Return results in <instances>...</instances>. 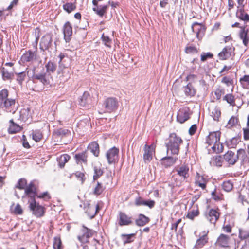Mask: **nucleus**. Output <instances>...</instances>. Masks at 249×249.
<instances>
[{
    "instance_id": "f257e3e1",
    "label": "nucleus",
    "mask_w": 249,
    "mask_h": 249,
    "mask_svg": "<svg viewBox=\"0 0 249 249\" xmlns=\"http://www.w3.org/2000/svg\"><path fill=\"white\" fill-rule=\"evenodd\" d=\"M8 90L5 89L0 91V108L14 114L18 107L15 99L8 98Z\"/></svg>"
},
{
    "instance_id": "f03ea898",
    "label": "nucleus",
    "mask_w": 249,
    "mask_h": 249,
    "mask_svg": "<svg viewBox=\"0 0 249 249\" xmlns=\"http://www.w3.org/2000/svg\"><path fill=\"white\" fill-rule=\"evenodd\" d=\"M182 142L181 138L176 133L170 134L168 142L166 143L167 152L168 153L170 151L172 154L177 155L179 152V146Z\"/></svg>"
},
{
    "instance_id": "7ed1b4c3",
    "label": "nucleus",
    "mask_w": 249,
    "mask_h": 249,
    "mask_svg": "<svg viewBox=\"0 0 249 249\" xmlns=\"http://www.w3.org/2000/svg\"><path fill=\"white\" fill-rule=\"evenodd\" d=\"M220 132L219 131L210 132L206 139V143L209 145H213L212 149L216 153L222 152L223 146L220 143Z\"/></svg>"
},
{
    "instance_id": "20e7f679",
    "label": "nucleus",
    "mask_w": 249,
    "mask_h": 249,
    "mask_svg": "<svg viewBox=\"0 0 249 249\" xmlns=\"http://www.w3.org/2000/svg\"><path fill=\"white\" fill-rule=\"evenodd\" d=\"M94 233L93 230L88 228L83 225L80 230V234L77 236V239L81 243H89V238L93 236Z\"/></svg>"
},
{
    "instance_id": "39448f33",
    "label": "nucleus",
    "mask_w": 249,
    "mask_h": 249,
    "mask_svg": "<svg viewBox=\"0 0 249 249\" xmlns=\"http://www.w3.org/2000/svg\"><path fill=\"white\" fill-rule=\"evenodd\" d=\"M29 208L32 213L37 217H42L44 215L45 208L42 206L37 204L35 199L29 200Z\"/></svg>"
},
{
    "instance_id": "423d86ee",
    "label": "nucleus",
    "mask_w": 249,
    "mask_h": 249,
    "mask_svg": "<svg viewBox=\"0 0 249 249\" xmlns=\"http://www.w3.org/2000/svg\"><path fill=\"white\" fill-rule=\"evenodd\" d=\"M49 77L48 74L44 72V69H42V71L40 72L36 71L35 69L33 70V73L32 77L33 81L38 80L43 85H49L50 82Z\"/></svg>"
},
{
    "instance_id": "0eeeda50",
    "label": "nucleus",
    "mask_w": 249,
    "mask_h": 249,
    "mask_svg": "<svg viewBox=\"0 0 249 249\" xmlns=\"http://www.w3.org/2000/svg\"><path fill=\"white\" fill-rule=\"evenodd\" d=\"M105 112L111 113L116 110L118 107V102L115 98H108L103 103Z\"/></svg>"
},
{
    "instance_id": "6e6552de",
    "label": "nucleus",
    "mask_w": 249,
    "mask_h": 249,
    "mask_svg": "<svg viewBox=\"0 0 249 249\" xmlns=\"http://www.w3.org/2000/svg\"><path fill=\"white\" fill-rule=\"evenodd\" d=\"M52 36L51 34H46L41 38L39 43L40 49L43 51L48 50L52 48Z\"/></svg>"
},
{
    "instance_id": "1a4fd4ad",
    "label": "nucleus",
    "mask_w": 249,
    "mask_h": 249,
    "mask_svg": "<svg viewBox=\"0 0 249 249\" xmlns=\"http://www.w3.org/2000/svg\"><path fill=\"white\" fill-rule=\"evenodd\" d=\"M133 218L125 213L120 212L119 214L118 224L120 226H128L133 224Z\"/></svg>"
},
{
    "instance_id": "9d476101",
    "label": "nucleus",
    "mask_w": 249,
    "mask_h": 249,
    "mask_svg": "<svg viewBox=\"0 0 249 249\" xmlns=\"http://www.w3.org/2000/svg\"><path fill=\"white\" fill-rule=\"evenodd\" d=\"M190 109L188 107H183L179 110L177 116V121L183 123L190 118Z\"/></svg>"
},
{
    "instance_id": "9b49d317",
    "label": "nucleus",
    "mask_w": 249,
    "mask_h": 249,
    "mask_svg": "<svg viewBox=\"0 0 249 249\" xmlns=\"http://www.w3.org/2000/svg\"><path fill=\"white\" fill-rule=\"evenodd\" d=\"M209 179L205 175H201L199 173H196L195 177V184L198 186L202 189L205 190L206 188V184L208 182Z\"/></svg>"
},
{
    "instance_id": "f8f14e48",
    "label": "nucleus",
    "mask_w": 249,
    "mask_h": 249,
    "mask_svg": "<svg viewBox=\"0 0 249 249\" xmlns=\"http://www.w3.org/2000/svg\"><path fill=\"white\" fill-rule=\"evenodd\" d=\"M234 50V48L231 45L225 46L218 54L219 59L222 60L228 59L231 56Z\"/></svg>"
},
{
    "instance_id": "ddd939ff",
    "label": "nucleus",
    "mask_w": 249,
    "mask_h": 249,
    "mask_svg": "<svg viewBox=\"0 0 249 249\" xmlns=\"http://www.w3.org/2000/svg\"><path fill=\"white\" fill-rule=\"evenodd\" d=\"M205 215L210 223L215 224L219 217L220 213L217 210L211 209L206 212Z\"/></svg>"
},
{
    "instance_id": "4468645a",
    "label": "nucleus",
    "mask_w": 249,
    "mask_h": 249,
    "mask_svg": "<svg viewBox=\"0 0 249 249\" xmlns=\"http://www.w3.org/2000/svg\"><path fill=\"white\" fill-rule=\"evenodd\" d=\"M119 149L114 147L108 150L106 153L108 163L111 164L116 161L118 159Z\"/></svg>"
},
{
    "instance_id": "2eb2a0df",
    "label": "nucleus",
    "mask_w": 249,
    "mask_h": 249,
    "mask_svg": "<svg viewBox=\"0 0 249 249\" xmlns=\"http://www.w3.org/2000/svg\"><path fill=\"white\" fill-rule=\"evenodd\" d=\"M25 194L30 198L29 200H32L35 199V196H37V191L35 184L31 182L29 185L25 189Z\"/></svg>"
},
{
    "instance_id": "dca6fc26",
    "label": "nucleus",
    "mask_w": 249,
    "mask_h": 249,
    "mask_svg": "<svg viewBox=\"0 0 249 249\" xmlns=\"http://www.w3.org/2000/svg\"><path fill=\"white\" fill-rule=\"evenodd\" d=\"M79 105L81 107H87L91 104V98L88 92L85 91L80 97L79 101Z\"/></svg>"
},
{
    "instance_id": "f3484780",
    "label": "nucleus",
    "mask_w": 249,
    "mask_h": 249,
    "mask_svg": "<svg viewBox=\"0 0 249 249\" xmlns=\"http://www.w3.org/2000/svg\"><path fill=\"white\" fill-rule=\"evenodd\" d=\"M237 156L234 152L229 150L223 155V158L229 164L234 165L237 161Z\"/></svg>"
},
{
    "instance_id": "a211bd4d",
    "label": "nucleus",
    "mask_w": 249,
    "mask_h": 249,
    "mask_svg": "<svg viewBox=\"0 0 249 249\" xmlns=\"http://www.w3.org/2000/svg\"><path fill=\"white\" fill-rule=\"evenodd\" d=\"M72 29L71 23L67 22L63 26L64 37L66 42H69L71 39Z\"/></svg>"
},
{
    "instance_id": "6ab92c4d",
    "label": "nucleus",
    "mask_w": 249,
    "mask_h": 249,
    "mask_svg": "<svg viewBox=\"0 0 249 249\" xmlns=\"http://www.w3.org/2000/svg\"><path fill=\"white\" fill-rule=\"evenodd\" d=\"M249 30L246 27H241L239 33V38L242 40L243 44L248 46L249 42Z\"/></svg>"
},
{
    "instance_id": "aec40b11",
    "label": "nucleus",
    "mask_w": 249,
    "mask_h": 249,
    "mask_svg": "<svg viewBox=\"0 0 249 249\" xmlns=\"http://www.w3.org/2000/svg\"><path fill=\"white\" fill-rule=\"evenodd\" d=\"M143 160L145 163L150 162L152 159V155L154 152L152 146L145 145L144 148Z\"/></svg>"
},
{
    "instance_id": "412c9836",
    "label": "nucleus",
    "mask_w": 249,
    "mask_h": 249,
    "mask_svg": "<svg viewBox=\"0 0 249 249\" xmlns=\"http://www.w3.org/2000/svg\"><path fill=\"white\" fill-rule=\"evenodd\" d=\"M192 31L196 34L197 38L199 39V35L203 34L205 30V27L201 23L197 22H194L191 26Z\"/></svg>"
},
{
    "instance_id": "4be33fe9",
    "label": "nucleus",
    "mask_w": 249,
    "mask_h": 249,
    "mask_svg": "<svg viewBox=\"0 0 249 249\" xmlns=\"http://www.w3.org/2000/svg\"><path fill=\"white\" fill-rule=\"evenodd\" d=\"M209 110L213 120L219 121L221 114L220 107L217 106H212L209 107Z\"/></svg>"
},
{
    "instance_id": "5701e85b",
    "label": "nucleus",
    "mask_w": 249,
    "mask_h": 249,
    "mask_svg": "<svg viewBox=\"0 0 249 249\" xmlns=\"http://www.w3.org/2000/svg\"><path fill=\"white\" fill-rule=\"evenodd\" d=\"M230 237L229 236L221 234L217 238L216 244L222 247L228 246Z\"/></svg>"
},
{
    "instance_id": "b1692460",
    "label": "nucleus",
    "mask_w": 249,
    "mask_h": 249,
    "mask_svg": "<svg viewBox=\"0 0 249 249\" xmlns=\"http://www.w3.org/2000/svg\"><path fill=\"white\" fill-rule=\"evenodd\" d=\"M189 167L185 165H183L176 169L178 175L184 179H186L189 177Z\"/></svg>"
},
{
    "instance_id": "393cba45",
    "label": "nucleus",
    "mask_w": 249,
    "mask_h": 249,
    "mask_svg": "<svg viewBox=\"0 0 249 249\" xmlns=\"http://www.w3.org/2000/svg\"><path fill=\"white\" fill-rule=\"evenodd\" d=\"M236 16L239 19L241 20H243L246 22H249V15L245 12L243 7H241L237 10Z\"/></svg>"
},
{
    "instance_id": "a878e982",
    "label": "nucleus",
    "mask_w": 249,
    "mask_h": 249,
    "mask_svg": "<svg viewBox=\"0 0 249 249\" xmlns=\"http://www.w3.org/2000/svg\"><path fill=\"white\" fill-rule=\"evenodd\" d=\"M150 219L144 214H140L138 218L135 220L136 224L140 227L143 226L149 223Z\"/></svg>"
},
{
    "instance_id": "bb28decb",
    "label": "nucleus",
    "mask_w": 249,
    "mask_h": 249,
    "mask_svg": "<svg viewBox=\"0 0 249 249\" xmlns=\"http://www.w3.org/2000/svg\"><path fill=\"white\" fill-rule=\"evenodd\" d=\"M184 91L186 96L193 97L196 94V90L194 88L191 83L189 82L186 86L184 87Z\"/></svg>"
},
{
    "instance_id": "cd10ccee",
    "label": "nucleus",
    "mask_w": 249,
    "mask_h": 249,
    "mask_svg": "<svg viewBox=\"0 0 249 249\" xmlns=\"http://www.w3.org/2000/svg\"><path fill=\"white\" fill-rule=\"evenodd\" d=\"M46 71V73L50 76L51 73H54L57 68V64L51 61H48L45 66Z\"/></svg>"
},
{
    "instance_id": "c85d7f7f",
    "label": "nucleus",
    "mask_w": 249,
    "mask_h": 249,
    "mask_svg": "<svg viewBox=\"0 0 249 249\" xmlns=\"http://www.w3.org/2000/svg\"><path fill=\"white\" fill-rule=\"evenodd\" d=\"M177 160V158H174L171 156L164 157L162 159V164L165 167H168L172 166Z\"/></svg>"
},
{
    "instance_id": "c756f323",
    "label": "nucleus",
    "mask_w": 249,
    "mask_h": 249,
    "mask_svg": "<svg viewBox=\"0 0 249 249\" xmlns=\"http://www.w3.org/2000/svg\"><path fill=\"white\" fill-rule=\"evenodd\" d=\"M88 149L90 150L95 156L98 157L99 156L100 152L99 146L97 142H93L89 143L88 146Z\"/></svg>"
},
{
    "instance_id": "7c9ffc66",
    "label": "nucleus",
    "mask_w": 249,
    "mask_h": 249,
    "mask_svg": "<svg viewBox=\"0 0 249 249\" xmlns=\"http://www.w3.org/2000/svg\"><path fill=\"white\" fill-rule=\"evenodd\" d=\"M10 125L8 128V131L10 134H15L19 132L21 127L18 124L15 123L13 119L9 121Z\"/></svg>"
},
{
    "instance_id": "2f4dec72",
    "label": "nucleus",
    "mask_w": 249,
    "mask_h": 249,
    "mask_svg": "<svg viewBox=\"0 0 249 249\" xmlns=\"http://www.w3.org/2000/svg\"><path fill=\"white\" fill-rule=\"evenodd\" d=\"M87 157L88 154L86 151L76 154L74 156L75 159L78 163L79 162H83L85 164H87Z\"/></svg>"
},
{
    "instance_id": "473e14b6",
    "label": "nucleus",
    "mask_w": 249,
    "mask_h": 249,
    "mask_svg": "<svg viewBox=\"0 0 249 249\" xmlns=\"http://www.w3.org/2000/svg\"><path fill=\"white\" fill-rule=\"evenodd\" d=\"M35 52L29 50L22 55L21 59L24 62H29L32 61L35 58Z\"/></svg>"
},
{
    "instance_id": "72a5a7b5",
    "label": "nucleus",
    "mask_w": 249,
    "mask_h": 249,
    "mask_svg": "<svg viewBox=\"0 0 249 249\" xmlns=\"http://www.w3.org/2000/svg\"><path fill=\"white\" fill-rule=\"evenodd\" d=\"M236 156H237V160L240 159L242 162H247L248 161L249 153L247 152L245 150L243 149H240L237 151Z\"/></svg>"
},
{
    "instance_id": "f704fd0d",
    "label": "nucleus",
    "mask_w": 249,
    "mask_h": 249,
    "mask_svg": "<svg viewBox=\"0 0 249 249\" xmlns=\"http://www.w3.org/2000/svg\"><path fill=\"white\" fill-rule=\"evenodd\" d=\"M208 240L207 233H205L197 240L195 247L196 249L201 248L208 242Z\"/></svg>"
},
{
    "instance_id": "c9c22d12",
    "label": "nucleus",
    "mask_w": 249,
    "mask_h": 249,
    "mask_svg": "<svg viewBox=\"0 0 249 249\" xmlns=\"http://www.w3.org/2000/svg\"><path fill=\"white\" fill-rule=\"evenodd\" d=\"M135 235V233L129 234H122L121 235V237L123 240L124 245H126L133 242Z\"/></svg>"
},
{
    "instance_id": "e433bc0d",
    "label": "nucleus",
    "mask_w": 249,
    "mask_h": 249,
    "mask_svg": "<svg viewBox=\"0 0 249 249\" xmlns=\"http://www.w3.org/2000/svg\"><path fill=\"white\" fill-rule=\"evenodd\" d=\"M107 5H100L97 7H94L93 10L100 17H103L106 13Z\"/></svg>"
},
{
    "instance_id": "4c0bfd02",
    "label": "nucleus",
    "mask_w": 249,
    "mask_h": 249,
    "mask_svg": "<svg viewBox=\"0 0 249 249\" xmlns=\"http://www.w3.org/2000/svg\"><path fill=\"white\" fill-rule=\"evenodd\" d=\"M105 189V186H103L101 182L97 181V184L93 189V193L95 195L99 196L103 192Z\"/></svg>"
},
{
    "instance_id": "58836bf2",
    "label": "nucleus",
    "mask_w": 249,
    "mask_h": 249,
    "mask_svg": "<svg viewBox=\"0 0 249 249\" xmlns=\"http://www.w3.org/2000/svg\"><path fill=\"white\" fill-rule=\"evenodd\" d=\"M70 159V156L68 154L62 155L57 160L59 166L60 168L64 167L65 164Z\"/></svg>"
},
{
    "instance_id": "ea45409f",
    "label": "nucleus",
    "mask_w": 249,
    "mask_h": 249,
    "mask_svg": "<svg viewBox=\"0 0 249 249\" xmlns=\"http://www.w3.org/2000/svg\"><path fill=\"white\" fill-rule=\"evenodd\" d=\"M223 100L226 101L231 106L233 107L235 106V99L232 94H227L223 97Z\"/></svg>"
},
{
    "instance_id": "a19ab883",
    "label": "nucleus",
    "mask_w": 249,
    "mask_h": 249,
    "mask_svg": "<svg viewBox=\"0 0 249 249\" xmlns=\"http://www.w3.org/2000/svg\"><path fill=\"white\" fill-rule=\"evenodd\" d=\"M239 141V138L238 137H235L228 141H227L226 143L229 148H232L236 147Z\"/></svg>"
},
{
    "instance_id": "79ce46f5",
    "label": "nucleus",
    "mask_w": 249,
    "mask_h": 249,
    "mask_svg": "<svg viewBox=\"0 0 249 249\" xmlns=\"http://www.w3.org/2000/svg\"><path fill=\"white\" fill-rule=\"evenodd\" d=\"M210 164L216 166H221L222 164V157L221 156L213 157L210 161Z\"/></svg>"
},
{
    "instance_id": "37998d69",
    "label": "nucleus",
    "mask_w": 249,
    "mask_h": 249,
    "mask_svg": "<svg viewBox=\"0 0 249 249\" xmlns=\"http://www.w3.org/2000/svg\"><path fill=\"white\" fill-rule=\"evenodd\" d=\"M31 135L32 139L36 142H39L42 138V133L39 130H32Z\"/></svg>"
},
{
    "instance_id": "c03bdc74",
    "label": "nucleus",
    "mask_w": 249,
    "mask_h": 249,
    "mask_svg": "<svg viewBox=\"0 0 249 249\" xmlns=\"http://www.w3.org/2000/svg\"><path fill=\"white\" fill-rule=\"evenodd\" d=\"M240 82L244 89H249V75H245L240 79Z\"/></svg>"
},
{
    "instance_id": "a18cd8bd",
    "label": "nucleus",
    "mask_w": 249,
    "mask_h": 249,
    "mask_svg": "<svg viewBox=\"0 0 249 249\" xmlns=\"http://www.w3.org/2000/svg\"><path fill=\"white\" fill-rule=\"evenodd\" d=\"M94 172L93 179V181H95L103 175V171L100 167L95 166L94 167Z\"/></svg>"
},
{
    "instance_id": "49530a36",
    "label": "nucleus",
    "mask_w": 249,
    "mask_h": 249,
    "mask_svg": "<svg viewBox=\"0 0 249 249\" xmlns=\"http://www.w3.org/2000/svg\"><path fill=\"white\" fill-rule=\"evenodd\" d=\"M54 133L57 136L63 137L69 135L70 134V131L67 129L60 128L55 130Z\"/></svg>"
},
{
    "instance_id": "de8ad7c7",
    "label": "nucleus",
    "mask_w": 249,
    "mask_h": 249,
    "mask_svg": "<svg viewBox=\"0 0 249 249\" xmlns=\"http://www.w3.org/2000/svg\"><path fill=\"white\" fill-rule=\"evenodd\" d=\"M86 213L88 216H89L90 219L93 218L95 216V215L93 213H94V207L90 204H88L87 207H86Z\"/></svg>"
},
{
    "instance_id": "09e8293b",
    "label": "nucleus",
    "mask_w": 249,
    "mask_h": 249,
    "mask_svg": "<svg viewBox=\"0 0 249 249\" xmlns=\"http://www.w3.org/2000/svg\"><path fill=\"white\" fill-rule=\"evenodd\" d=\"M76 7L75 4L71 2L66 3L63 6V9L68 13H70L72 11L76 9Z\"/></svg>"
},
{
    "instance_id": "8fccbe9b",
    "label": "nucleus",
    "mask_w": 249,
    "mask_h": 249,
    "mask_svg": "<svg viewBox=\"0 0 249 249\" xmlns=\"http://www.w3.org/2000/svg\"><path fill=\"white\" fill-rule=\"evenodd\" d=\"M225 94V89L221 86L217 88L214 91V94L216 96V99L219 100L221 99V96Z\"/></svg>"
},
{
    "instance_id": "3c124183",
    "label": "nucleus",
    "mask_w": 249,
    "mask_h": 249,
    "mask_svg": "<svg viewBox=\"0 0 249 249\" xmlns=\"http://www.w3.org/2000/svg\"><path fill=\"white\" fill-rule=\"evenodd\" d=\"M53 248L54 249H61L62 242L60 237H55L54 238Z\"/></svg>"
},
{
    "instance_id": "603ef678",
    "label": "nucleus",
    "mask_w": 249,
    "mask_h": 249,
    "mask_svg": "<svg viewBox=\"0 0 249 249\" xmlns=\"http://www.w3.org/2000/svg\"><path fill=\"white\" fill-rule=\"evenodd\" d=\"M1 73L3 80H7L11 79L13 76V73L8 72V71L4 68L1 69Z\"/></svg>"
},
{
    "instance_id": "864d4df0",
    "label": "nucleus",
    "mask_w": 249,
    "mask_h": 249,
    "mask_svg": "<svg viewBox=\"0 0 249 249\" xmlns=\"http://www.w3.org/2000/svg\"><path fill=\"white\" fill-rule=\"evenodd\" d=\"M199 212L197 209L196 210H192L190 211H189L187 215V217L193 220L194 217L197 216L199 215Z\"/></svg>"
},
{
    "instance_id": "5fc2aeb1",
    "label": "nucleus",
    "mask_w": 249,
    "mask_h": 249,
    "mask_svg": "<svg viewBox=\"0 0 249 249\" xmlns=\"http://www.w3.org/2000/svg\"><path fill=\"white\" fill-rule=\"evenodd\" d=\"M27 185V180L24 178L20 179L15 186V188L19 189H24Z\"/></svg>"
},
{
    "instance_id": "6e6d98bb",
    "label": "nucleus",
    "mask_w": 249,
    "mask_h": 249,
    "mask_svg": "<svg viewBox=\"0 0 249 249\" xmlns=\"http://www.w3.org/2000/svg\"><path fill=\"white\" fill-rule=\"evenodd\" d=\"M238 122V119L237 117L232 116L229 120L227 126L228 128H231L233 126L235 125Z\"/></svg>"
},
{
    "instance_id": "4d7b16f0",
    "label": "nucleus",
    "mask_w": 249,
    "mask_h": 249,
    "mask_svg": "<svg viewBox=\"0 0 249 249\" xmlns=\"http://www.w3.org/2000/svg\"><path fill=\"white\" fill-rule=\"evenodd\" d=\"M74 174L77 179L80 181L81 183L83 184L86 179L84 173L80 171H77Z\"/></svg>"
},
{
    "instance_id": "13d9d810",
    "label": "nucleus",
    "mask_w": 249,
    "mask_h": 249,
    "mask_svg": "<svg viewBox=\"0 0 249 249\" xmlns=\"http://www.w3.org/2000/svg\"><path fill=\"white\" fill-rule=\"evenodd\" d=\"M222 188L226 192L230 191L233 188V185L230 181H225L223 183Z\"/></svg>"
},
{
    "instance_id": "bf43d9fd",
    "label": "nucleus",
    "mask_w": 249,
    "mask_h": 249,
    "mask_svg": "<svg viewBox=\"0 0 249 249\" xmlns=\"http://www.w3.org/2000/svg\"><path fill=\"white\" fill-rule=\"evenodd\" d=\"M239 237L241 240H245L249 238V231L239 230Z\"/></svg>"
},
{
    "instance_id": "052dcab7",
    "label": "nucleus",
    "mask_w": 249,
    "mask_h": 249,
    "mask_svg": "<svg viewBox=\"0 0 249 249\" xmlns=\"http://www.w3.org/2000/svg\"><path fill=\"white\" fill-rule=\"evenodd\" d=\"M185 52L187 54H195L198 52L196 48L193 46H188L185 48Z\"/></svg>"
},
{
    "instance_id": "680f3d73",
    "label": "nucleus",
    "mask_w": 249,
    "mask_h": 249,
    "mask_svg": "<svg viewBox=\"0 0 249 249\" xmlns=\"http://www.w3.org/2000/svg\"><path fill=\"white\" fill-rule=\"evenodd\" d=\"M17 75V81L20 85H22L26 77L25 72H21L18 73Z\"/></svg>"
},
{
    "instance_id": "e2e57ef3",
    "label": "nucleus",
    "mask_w": 249,
    "mask_h": 249,
    "mask_svg": "<svg viewBox=\"0 0 249 249\" xmlns=\"http://www.w3.org/2000/svg\"><path fill=\"white\" fill-rule=\"evenodd\" d=\"M102 40L104 42V44L106 46L110 47V43L111 42V39L107 36H105L104 34L102 36Z\"/></svg>"
},
{
    "instance_id": "0e129e2a",
    "label": "nucleus",
    "mask_w": 249,
    "mask_h": 249,
    "mask_svg": "<svg viewBox=\"0 0 249 249\" xmlns=\"http://www.w3.org/2000/svg\"><path fill=\"white\" fill-rule=\"evenodd\" d=\"M213 54L210 53H203L201 55V60L203 62L205 61L208 58L213 57Z\"/></svg>"
},
{
    "instance_id": "69168bd1",
    "label": "nucleus",
    "mask_w": 249,
    "mask_h": 249,
    "mask_svg": "<svg viewBox=\"0 0 249 249\" xmlns=\"http://www.w3.org/2000/svg\"><path fill=\"white\" fill-rule=\"evenodd\" d=\"M36 30H38V33L37 34H36H36H35L36 39H35V42H34L33 43L32 45L35 49H36L37 44H38V41L39 37H40V35H39V30L38 28H36Z\"/></svg>"
},
{
    "instance_id": "338daca9",
    "label": "nucleus",
    "mask_w": 249,
    "mask_h": 249,
    "mask_svg": "<svg viewBox=\"0 0 249 249\" xmlns=\"http://www.w3.org/2000/svg\"><path fill=\"white\" fill-rule=\"evenodd\" d=\"M212 198L215 201H218L220 200V197L217 193L216 189H215L214 191H213L212 193Z\"/></svg>"
},
{
    "instance_id": "774afa93",
    "label": "nucleus",
    "mask_w": 249,
    "mask_h": 249,
    "mask_svg": "<svg viewBox=\"0 0 249 249\" xmlns=\"http://www.w3.org/2000/svg\"><path fill=\"white\" fill-rule=\"evenodd\" d=\"M14 213L17 214H22L23 210L21 206L19 204H17L14 209Z\"/></svg>"
}]
</instances>
